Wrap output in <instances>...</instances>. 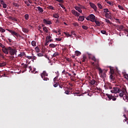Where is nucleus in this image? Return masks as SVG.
Masks as SVG:
<instances>
[{
  "instance_id": "55",
  "label": "nucleus",
  "mask_w": 128,
  "mask_h": 128,
  "mask_svg": "<svg viewBox=\"0 0 128 128\" xmlns=\"http://www.w3.org/2000/svg\"><path fill=\"white\" fill-rule=\"evenodd\" d=\"M101 34H106V30H101Z\"/></svg>"
},
{
  "instance_id": "29",
  "label": "nucleus",
  "mask_w": 128,
  "mask_h": 128,
  "mask_svg": "<svg viewBox=\"0 0 128 128\" xmlns=\"http://www.w3.org/2000/svg\"><path fill=\"white\" fill-rule=\"evenodd\" d=\"M24 56H26V53H24V52H22L19 54V56L20 57Z\"/></svg>"
},
{
  "instance_id": "18",
  "label": "nucleus",
  "mask_w": 128,
  "mask_h": 128,
  "mask_svg": "<svg viewBox=\"0 0 128 128\" xmlns=\"http://www.w3.org/2000/svg\"><path fill=\"white\" fill-rule=\"evenodd\" d=\"M37 9L40 12H44V9L40 6L37 7Z\"/></svg>"
},
{
  "instance_id": "22",
  "label": "nucleus",
  "mask_w": 128,
  "mask_h": 128,
  "mask_svg": "<svg viewBox=\"0 0 128 128\" xmlns=\"http://www.w3.org/2000/svg\"><path fill=\"white\" fill-rule=\"evenodd\" d=\"M118 28L119 30H124V26H119Z\"/></svg>"
},
{
  "instance_id": "60",
  "label": "nucleus",
  "mask_w": 128,
  "mask_h": 128,
  "mask_svg": "<svg viewBox=\"0 0 128 128\" xmlns=\"http://www.w3.org/2000/svg\"><path fill=\"white\" fill-rule=\"evenodd\" d=\"M58 80V76H56L54 78V84H56V80Z\"/></svg>"
},
{
  "instance_id": "41",
  "label": "nucleus",
  "mask_w": 128,
  "mask_h": 128,
  "mask_svg": "<svg viewBox=\"0 0 128 128\" xmlns=\"http://www.w3.org/2000/svg\"><path fill=\"white\" fill-rule=\"evenodd\" d=\"M127 94H128V92H127ZM126 100L128 101V94H126V95H125V96H124V97H123V100Z\"/></svg>"
},
{
  "instance_id": "33",
  "label": "nucleus",
  "mask_w": 128,
  "mask_h": 128,
  "mask_svg": "<svg viewBox=\"0 0 128 128\" xmlns=\"http://www.w3.org/2000/svg\"><path fill=\"white\" fill-rule=\"evenodd\" d=\"M32 46H36V41H32Z\"/></svg>"
},
{
  "instance_id": "59",
  "label": "nucleus",
  "mask_w": 128,
  "mask_h": 128,
  "mask_svg": "<svg viewBox=\"0 0 128 128\" xmlns=\"http://www.w3.org/2000/svg\"><path fill=\"white\" fill-rule=\"evenodd\" d=\"M36 60V56H32V60Z\"/></svg>"
},
{
  "instance_id": "54",
  "label": "nucleus",
  "mask_w": 128,
  "mask_h": 128,
  "mask_svg": "<svg viewBox=\"0 0 128 128\" xmlns=\"http://www.w3.org/2000/svg\"><path fill=\"white\" fill-rule=\"evenodd\" d=\"M73 25L74 26H78V23L74 22V24H73Z\"/></svg>"
},
{
  "instance_id": "28",
  "label": "nucleus",
  "mask_w": 128,
  "mask_h": 128,
  "mask_svg": "<svg viewBox=\"0 0 128 128\" xmlns=\"http://www.w3.org/2000/svg\"><path fill=\"white\" fill-rule=\"evenodd\" d=\"M118 8L120 10H124V7H122V6L120 5H118Z\"/></svg>"
},
{
  "instance_id": "7",
  "label": "nucleus",
  "mask_w": 128,
  "mask_h": 128,
  "mask_svg": "<svg viewBox=\"0 0 128 128\" xmlns=\"http://www.w3.org/2000/svg\"><path fill=\"white\" fill-rule=\"evenodd\" d=\"M106 96L109 98V100H116V98L114 97L112 95H110V94H106Z\"/></svg>"
},
{
  "instance_id": "27",
  "label": "nucleus",
  "mask_w": 128,
  "mask_h": 128,
  "mask_svg": "<svg viewBox=\"0 0 128 128\" xmlns=\"http://www.w3.org/2000/svg\"><path fill=\"white\" fill-rule=\"evenodd\" d=\"M24 18H25V20H28L30 16H28V14H26L24 15Z\"/></svg>"
},
{
  "instance_id": "64",
  "label": "nucleus",
  "mask_w": 128,
  "mask_h": 128,
  "mask_svg": "<svg viewBox=\"0 0 128 128\" xmlns=\"http://www.w3.org/2000/svg\"><path fill=\"white\" fill-rule=\"evenodd\" d=\"M2 6H3L4 8H6V3L5 4H4V5Z\"/></svg>"
},
{
  "instance_id": "15",
  "label": "nucleus",
  "mask_w": 128,
  "mask_h": 128,
  "mask_svg": "<svg viewBox=\"0 0 128 128\" xmlns=\"http://www.w3.org/2000/svg\"><path fill=\"white\" fill-rule=\"evenodd\" d=\"M50 48H56L58 46V44H50L49 45Z\"/></svg>"
},
{
  "instance_id": "61",
  "label": "nucleus",
  "mask_w": 128,
  "mask_h": 128,
  "mask_svg": "<svg viewBox=\"0 0 128 128\" xmlns=\"http://www.w3.org/2000/svg\"><path fill=\"white\" fill-rule=\"evenodd\" d=\"M86 20H90V15L87 18H86Z\"/></svg>"
},
{
  "instance_id": "42",
  "label": "nucleus",
  "mask_w": 128,
  "mask_h": 128,
  "mask_svg": "<svg viewBox=\"0 0 128 128\" xmlns=\"http://www.w3.org/2000/svg\"><path fill=\"white\" fill-rule=\"evenodd\" d=\"M43 30L44 32H48V28H46V27H44L43 28Z\"/></svg>"
},
{
  "instance_id": "38",
  "label": "nucleus",
  "mask_w": 128,
  "mask_h": 128,
  "mask_svg": "<svg viewBox=\"0 0 128 128\" xmlns=\"http://www.w3.org/2000/svg\"><path fill=\"white\" fill-rule=\"evenodd\" d=\"M86 56H83V58H82V62H86Z\"/></svg>"
},
{
  "instance_id": "45",
  "label": "nucleus",
  "mask_w": 128,
  "mask_h": 128,
  "mask_svg": "<svg viewBox=\"0 0 128 128\" xmlns=\"http://www.w3.org/2000/svg\"><path fill=\"white\" fill-rule=\"evenodd\" d=\"M59 84H60V83L58 82H56L55 84H54L53 86L54 88H56Z\"/></svg>"
},
{
  "instance_id": "10",
  "label": "nucleus",
  "mask_w": 128,
  "mask_h": 128,
  "mask_svg": "<svg viewBox=\"0 0 128 128\" xmlns=\"http://www.w3.org/2000/svg\"><path fill=\"white\" fill-rule=\"evenodd\" d=\"M2 50L4 54H8V48H6L4 47V48H2Z\"/></svg>"
},
{
  "instance_id": "50",
  "label": "nucleus",
  "mask_w": 128,
  "mask_h": 128,
  "mask_svg": "<svg viewBox=\"0 0 128 128\" xmlns=\"http://www.w3.org/2000/svg\"><path fill=\"white\" fill-rule=\"evenodd\" d=\"M12 20H14V22H18V20L14 18H12Z\"/></svg>"
},
{
  "instance_id": "49",
  "label": "nucleus",
  "mask_w": 128,
  "mask_h": 128,
  "mask_svg": "<svg viewBox=\"0 0 128 128\" xmlns=\"http://www.w3.org/2000/svg\"><path fill=\"white\" fill-rule=\"evenodd\" d=\"M104 12H110V11H108V8H104Z\"/></svg>"
},
{
  "instance_id": "53",
  "label": "nucleus",
  "mask_w": 128,
  "mask_h": 128,
  "mask_svg": "<svg viewBox=\"0 0 128 128\" xmlns=\"http://www.w3.org/2000/svg\"><path fill=\"white\" fill-rule=\"evenodd\" d=\"M13 6H17V7L20 6H18V4L16 2L13 3Z\"/></svg>"
},
{
  "instance_id": "12",
  "label": "nucleus",
  "mask_w": 128,
  "mask_h": 128,
  "mask_svg": "<svg viewBox=\"0 0 128 128\" xmlns=\"http://www.w3.org/2000/svg\"><path fill=\"white\" fill-rule=\"evenodd\" d=\"M75 10H78V12H80V14H82V9H80V7H78V6H75Z\"/></svg>"
},
{
  "instance_id": "19",
  "label": "nucleus",
  "mask_w": 128,
  "mask_h": 128,
  "mask_svg": "<svg viewBox=\"0 0 128 128\" xmlns=\"http://www.w3.org/2000/svg\"><path fill=\"white\" fill-rule=\"evenodd\" d=\"M94 22H95L96 24V25L97 26H100V22L96 20H95Z\"/></svg>"
},
{
  "instance_id": "16",
  "label": "nucleus",
  "mask_w": 128,
  "mask_h": 128,
  "mask_svg": "<svg viewBox=\"0 0 128 128\" xmlns=\"http://www.w3.org/2000/svg\"><path fill=\"white\" fill-rule=\"evenodd\" d=\"M96 82V80L92 79V80H90V84L92 86H94V84H95Z\"/></svg>"
},
{
  "instance_id": "36",
  "label": "nucleus",
  "mask_w": 128,
  "mask_h": 128,
  "mask_svg": "<svg viewBox=\"0 0 128 128\" xmlns=\"http://www.w3.org/2000/svg\"><path fill=\"white\" fill-rule=\"evenodd\" d=\"M47 8H48V10H54V6H49L47 7Z\"/></svg>"
},
{
  "instance_id": "20",
  "label": "nucleus",
  "mask_w": 128,
  "mask_h": 128,
  "mask_svg": "<svg viewBox=\"0 0 128 128\" xmlns=\"http://www.w3.org/2000/svg\"><path fill=\"white\" fill-rule=\"evenodd\" d=\"M110 72L112 74H114V69L112 68L111 66H110Z\"/></svg>"
},
{
  "instance_id": "58",
  "label": "nucleus",
  "mask_w": 128,
  "mask_h": 128,
  "mask_svg": "<svg viewBox=\"0 0 128 128\" xmlns=\"http://www.w3.org/2000/svg\"><path fill=\"white\" fill-rule=\"evenodd\" d=\"M0 46L2 48H5L4 45L2 44V43H0Z\"/></svg>"
},
{
  "instance_id": "31",
  "label": "nucleus",
  "mask_w": 128,
  "mask_h": 128,
  "mask_svg": "<svg viewBox=\"0 0 128 128\" xmlns=\"http://www.w3.org/2000/svg\"><path fill=\"white\" fill-rule=\"evenodd\" d=\"M21 66H23L24 68H28V64H24V63H22L21 64Z\"/></svg>"
},
{
  "instance_id": "21",
  "label": "nucleus",
  "mask_w": 128,
  "mask_h": 128,
  "mask_svg": "<svg viewBox=\"0 0 128 128\" xmlns=\"http://www.w3.org/2000/svg\"><path fill=\"white\" fill-rule=\"evenodd\" d=\"M6 66V62H2V63H0V68H2V66Z\"/></svg>"
},
{
  "instance_id": "56",
  "label": "nucleus",
  "mask_w": 128,
  "mask_h": 128,
  "mask_svg": "<svg viewBox=\"0 0 128 128\" xmlns=\"http://www.w3.org/2000/svg\"><path fill=\"white\" fill-rule=\"evenodd\" d=\"M6 30H8V32H10V34H12V32H13V30H8V29H6Z\"/></svg>"
},
{
  "instance_id": "51",
  "label": "nucleus",
  "mask_w": 128,
  "mask_h": 128,
  "mask_svg": "<svg viewBox=\"0 0 128 128\" xmlns=\"http://www.w3.org/2000/svg\"><path fill=\"white\" fill-rule=\"evenodd\" d=\"M0 2L2 6L6 4L4 3V0H0Z\"/></svg>"
},
{
  "instance_id": "40",
  "label": "nucleus",
  "mask_w": 128,
  "mask_h": 128,
  "mask_svg": "<svg viewBox=\"0 0 128 128\" xmlns=\"http://www.w3.org/2000/svg\"><path fill=\"white\" fill-rule=\"evenodd\" d=\"M97 6H98V8H100V9H101V10H102V4H100L98 3V4H97Z\"/></svg>"
},
{
  "instance_id": "44",
  "label": "nucleus",
  "mask_w": 128,
  "mask_h": 128,
  "mask_svg": "<svg viewBox=\"0 0 128 128\" xmlns=\"http://www.w3.org/2000/svg\"><path fill=\"white\" fill-rule=\"evenodd\" d=\"M35 50L37 52H40V48H38V47L36 46L35 48Z\"/></svg>"
},
{
  "instance_id": "9",
  "label": "nucleus",
  "mask_w": 128,
  "mask_h": 128,
  "mask_svg": "<svg viewBox=\"0 0 128 128\" xmlns=\"http://www.w3.org/2000/svg\"><path fill=\"white\" fill-rule=\"evenodd\" d=\"M43 22L44 24H52V21L50 20H48L46 19H44L43 20Z\"/></svg>"
},
{
  "instance_id": "47",
  "label": "nucleus",
  "mask_w": 128,
  "mask_h": 128,
  "mask_svg": "<svg viewBox=\"0 0 128 128\" xmlns=\"http://www.w3.org/2000/svg\"><path fill=\"white\" fill-rule=\"evenodd\" d=\"M76 54L77 56H80V54H81L80 52H79V51H76Z\"/></svg>"
},
{
  "instance_id": "1",
  "label": "nucleus",
  "mask_w": 128,
  "mask_h": 128,
  "mask_svg": "<svg viewBox=\"0 0 128 128\" xmlns=\"http://www.w3.org/2000/svg\"><path fill=\"white\" fill-rule=\"evenodd\" d=\"M89 56V58H91L92 60H94V62L96 64V68L99 71V74L101 78H106V72H104L102 71V68H100L98 65V62H100V60L98 59H97L96 58V56H90L92 54H88Z\"/></svg>"
},
{
  "instance_id": "34",
  "label": "nucleus",
  "mask_w": 128,
  "mask_h": 128,
  "mask_svg": "<svg viewBox=\"0 0 128 128\" xmlns=\"http://www.w3.org/2000/svg\"><path fill=\"white\" fill-rule=\"evenodd\" d=\"M110 78L111 80H114V74H111L110 75Z\"/></svg>"
},
{
  "instance_id": "43",
  "label": "nucleus",
  "mask_w": 128,
  "mask_h": 128,
  "mask_svg": "<svg viewBox=\"0 0 128 128\" xmlns=\"http://www.w3.org/2000/svg\"><path fill=\"white\" fill-rule=\"evenodd\" d=\"M62 74H68V72H66V70H64L62 72Z\"/></svg>"
},
{
  "instance_id": "4",
  "label": "nucleus",
  "mask_w": 128,
  "mask_h": 128,
  "mask_svg": "<svg viewBox=\"0 0 128 128\" xmlns=\"http://www.w3.org/2000/svg\"><path fill=\"white\" fill-rule=\"evenodd\" d=\"M89 16L90 18V21L92 22H94L97 18L96 17V16L94 14H90L89 15Z\"/></svg>"
},
{
  "instance_id": "8",
  "label": "nucleus",
  "mask_w": 128,
  "mask_h": 128,
  "mask_svg": "<svg viewBox=\"0 0 128 128\" xmlns=\"http://www.w3.org/2000/svg\"><path fill=\"white\" fill-rule=\"evenodd\" d=\"M104 87L105 88V90H112V86H110V83L105 85Z\"/></svg>"
},
{
  "instance_id": "62",
  "label": "nucleus",
  "mask_w": 128,
  "mask_h": 128,
  "mask_svg": "<svg viewBox=\"0 0 128 128\" xmlns=\"http://www.w3.org/2000/svg\"><path fill=\"white\" fill-rule=\"evenodd\" d=\"M110 16V13H106V14H105V16H106V18H108V16Z\"/></svg>"
},
{
  "instance_id": "52",
  "label": "nucleus",
  "mask_w": 128,
  "mask_h": 128,
  "mask_svg": "<svg viewBox=\"0 0 128 128\" xmlns=\"http://www.w3.org/2000/svg\"><path fill=\"white\" fill-rule=\"evenodd\" d=\"M42 78H43L44 80H49L48 78H46V76H44Z\"/></svg>"
},
{
  "instance_id": "3",
  "label": "nucleus",
  "mask_w": 128,
  "mask_h": 128,
  "mask_svg": "<svg viewBox=\"0 0 128 128\" xmlns=\"http://www.w3.org/2000/svg\"><path fill=\"white\" fill-rule=\"evenodd\" d=\"M8 54H10L11 56H14L16 54V49L12 48V47H8Z\"/></svg>"
},
{
  "instance_id": "24",
  "label": "nucleus",
  "mask_w": 128,
  "mask_h": 128,
  "mask_svg": "<svg viewBox=\"0 0 128 128\" xmlns=\"http://www.w3.org/2000/svg\"><path fill=\"white\" fill-rule=\"evenodd\" d=\"M22 30L24 32H28V30L26 28H22Z\"/></svg>"
},
{
  "instance_id": "11",
  "label": "nucleus",
  "mask_w": 128,
  "mask_h": 128,
  "mask_svg": "<svg viewBox=\"0 0 128 128\" xmlns=\"http://www.w3.org/2000/svg\"><path fill=\"white\" fill-rule=\"evenodd\" d=\"M12 34V36H16V38H21L22 36L20 34L16 33V32H15L14 31H13Z\"/></svg>"
},
{
  "instance_id": "5",
  "label": "nucleus",
  "mask_w": 128,
  "mask_h": 128,
  "mask_svg": "<svg viewBox=\"0 0 128 128\" xmlns=\"http://www.w3.org/2000/svg\"><path fill=\"white\" fill-rule=\"evenodd\" d=\"M90 6H91L92 8H93V10H94L95 12H96V10H98V7H96V4H94L90 2L89 3Z\"/></svg>"
},
{
  "instance_id": "23",
  "label": "nucleus",
  "mask_w": 128,
  "mask_h": 128,
  "mask_svg": "<svg viewBox=\"0 0 128 128\" xmlns=\"http://www.w3.org/2000/svg\"><path fill=\"white\" fill-rule=\"evenodd\" d=\"M53 18H60V16H58V14H53Z\"/></svg>"
},
{
  "instance_id": "2",
  "label": "nucleus",
  "mask_w": 128,
  "mask_h": 128,
  "mask_svg": "<svg viewBox=\"0 0 128 128\" xmlns=\"http://www.w3.org/2000/svg\"><path fill=\"white\" fill-rule=\"evenodd\" d=\"M112 94H120L119 96L120 98H122L124 96H126L128 94V92H126V88H122L120 90V88L118 87H114L110 90Z\"/></svg>"
},
{
  "instance_id": "14",
  "label": "nucleus",
  "mask_w": 128,
  "mask_h": 128,
  "mask_svg": "<svg viewBox=\"0 0 128 128\" xmlns=\"http://www.w3.org/2000/svg\"><path fill=\"white\" fill-rule=\"evenodd\" d=\"M78 20H79V22H84V16H79Z\"/></svg>"
},
{
  "instance_id": "13",
  "label": "nucleus",
  "mask_w": 128,
  "mask_h": 128,
  "mask_svg": "<svg viewBox=\"0 0 128 128\" xmlns=\"http://www.w3.org/2000/svg\"><path fill=\"white\" fill-rule=\"evenodd\" d=\"M48 76V74L46 73V71H44L41 74V76H42V78H44V76Z\"/></svg>"
},
{
  "instance_id": "25",
  "label": "nucleus",
  "mask_w": 128,
  "mask_h": 128,
  "mask_svg": "<svg viewBox=\"0 0 128 128\" xmlns=\"http://www.w3.org/2000/svg\"><path fill=\"white\" fill-rule=\"evenodd\" d=\"M60 54L58 52L54 53L52 56V58H56L57 56H58Z\"/></svg>"
},
{
  "instance_id": "46",
  "label": "nucleus",
  "mask_w": 128,
  "mask_h": 128,
  "mask_svg": "<svg viewBox=\"0 0 128 128\" xmlns=\"http://www.w3.org/2000/svg\"><path fill=\"white\" fill-rule=\"evenodd\" d=\"M59 6H60L62 8H64V10H66V7L64 6V4H59Z\"/></svg>"
},
{
  "instance_id": "48",
  "label": "nucleus",
  "mask_w": 128,
  "mask_h": 128,
  "mask_svg": "<svg viewBox=\"0 0 128 128\" xmlns=\"http://www.w3.org/2000/svg\"><path fill=\"white\" fill-rule=\"evenodd\" d=\"M28 60H32V56H25Z\"/></svg>"
},
{
  "instance_id": "63",
  "label": "nucleus",
  "mask_w": 128,
  "mask_h": 128,
  "mask_svg": "<svg viewBox=\"0 0 128 128\" xmlns=\"http://www.w3.org/2000/svg\"><path fill=\"white\" fill-rule=\"evenodd\" d=\"M65 94H70V92H69L68 90H66V91L65 92Z\"/></svg>"
},
{
  "instance_id": "30",
  "label": "nucleus",
  "mask_w": 128,
  "mask_h": 128,
  "mask_svg": "<svg viewBox=\"0 0 128 128\" xmlns=\"http://www.w3.org/2000/svg\"><path fill=\"white\" fill-rule=\"evenodd\" d=\"M0 32H6V30L2 28V27H0Z\"/></svg>"
},
{
  "instance_id": "57",
  "label": "nucleus",
  "mask_w": 128,
  "mask_h": 128,
  "mask_svg": "<svg viewBox=\"0 0 128 128\" xmlns=\"http://www.w3.org/2000/svg\"><path fill=\"white\" fill-rule=\"evenodd\" d=\"M38 56H43L44 54L42 53H38Z\"/></svg>"
},
{
  "instance_id": "37",
  "label": "nucleus",
  "mask_w": 128,
  "mask_h": 128,
  "mask_svg": "<svg viewBox=\"0 0 128 128\" xmlns=\"http://www.w3.org/2000/svg\"><path fill=\"white\" fill-rule=\"evenodd\" d=\"M123 116H124V118H125V120H124V122H127V124H128V118H126V114H124L123 115Z\"/></svg>"
},
{
  "instance_id": "39",
  "label": "nucleus",
  "mask_w": 128,
  "mask_h": 128,
  "mask_svg": "<svg viewBox=\"0 0 128 128\" xmlns=\"http://www.w3.org/2000/svg\"><path fill=\"white\" fill-rule=\"evenodd\" d=\"M64 34L67 36V38H68V36H70L68 32H64Z\"/></svg>"
},
{
  "instance_id": "26",
  "label": "nucleus",
  "mask_w": 128,
  "mask_h": 128,
  "mask_svg": "<svg viewBox=\"0 0 128 128\" xmlns=\"http://www.w3.org/2000/svg\"><path fill=\"white\" fill-rule=\"evenodd\" d=\"M52 40V36H48L46 37V40Z\"/></svg>"
},
{
  "instance_id": "35",
  "label": "nucleus",
  "mask_w": 128,
  "mask_h": 128,
  "mask_svg": "<svg viewBox=\"0 0 128 128\" xmlns=\"http://www.w3.org/2000/svg\"><path fill=\"white\" fill-rule=\"evenodd\" d=\"M104 20L106 22H107V24H112V23L110 22V21L109 20L104 18Z\"/></svg>"
},
{
  "instance_id": "32",
  "label": "nucleus",
  "mask_w": 128,
  "mask_h": 128,
  "mask_svg": "<svg viewBox=\"0 0 128 128\" xmlns=\"http://www.w3.org/2000/svg\"><path fill=\"white\" fill-rule=\"evenodd\" d=\"M82 28H83V30H88V27L86 26H82Z\"/></svg>"
},
{
  "instance_id": "17",
  "label": "nucleus",
  "mask_w": 128,
  "mask_h": 128,
  "mask_svg": "<svg viewBox=\"0 0 128 128\" xmlns=\"http://www.w3.org/2000/svg\"><path fill=\"white\" fill-rule=\"evenodd\" d=\"M54 40H49L46 41V42L44 43V46H48V43L51 42H53Z\"/></svg>"
},
{
  "instance_id": "6",
  "label": "nucleus",
  "mask_w": 128,
  "mask_h": 128,
  "mask_svg": "<svg viewBox=\"0 0 128 128\" xmlns=\"http://www.w3.org/2000/svg\"><path fill=\"white\" fill-rule=\"evenodd\" d=\"M72 12L75 16H80V14L75 10H72Z\"/></svg>"
}]
</instances>
